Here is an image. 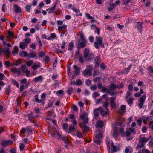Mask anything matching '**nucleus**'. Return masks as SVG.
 I'll return each instance as SVG.
<instances>
[{"label":"nucleus","mask_w":153,"mask_h":153,"mask_svg":"<svg viewBox=\"0 0 153 153\" xmlns=\"http://www.w3.org/2000/svg\"><path fill=\"white\" fill-rule=\"evenodd\" d=\"M67 26L65 25H63L62 26H59L58 27V30L60 31H62V29L66 28Z\"/></svg>","instance_id":"nucleus-36"},{"label":"nucleus","mask_w":153,"mask_h":153,"mask_svg":"<svg viewBox=\"0 0 153 153\" xmlns=\"http://www.w3.org/2000/svg\"><path fill=\"white\" fill-rule=\"evenodd\" d=\"M100 96V94L98 92H94L93 93V98H96L97 97H98Z\"/></svg>","instance_id":"nucleus-63"},{"label":"nucleus","mask_w":153,"mask_h":153,"mask_svg":"<svg viewBox=\"0 0 153 153\" xmlns=\"http://www.w3.org/2000/svg\"><path fill=\"white\" fill-rule=\"evenodd\" d=\"M109 105L108 103L106 101L105 102L103 103V107L105 108V109L107 111H108V107Z\"/></svg>","instance_id":"nucleus-33"},{"label":"nucleus","mask_w":153,"mask_h":153,"mask_svg":"<svg viewBox=\"0 0 153 153\" xmlns=\"http://www.w3.org/2000/svg\"><path fill=\"white\" fill-rule=\"evenodd\" d=\"M15 12L16 13H19L21 12V9L17 5L15 4L14 6Z\"/></svg>","instance_id":"nucleus-21"},{"label":"nucleus","mask_w":153,"mask_h":153,"mask_svg":"<svg viewBox=\"0 0 153 153\" xmlns=\"http://www.w3.org/2000/svg\"><path fill=\"white\" fill-rule=\"evenodd\" d=\"M82 73L85 76L91 75V71L90 70L85 69L83 71Z\"/></svg>","instance_id":"nucleus-13"},{"label":"nucleus","mask_w":153,"mask_h":153,"mask_svg":"<svg viewBox=\"0 0 153 153\" xmlns=\"http://www.w3.org/2000/svg\"><path fill=\"white\" fill-rule=\"evenodd\" d=\"M106 144L107 147V149L109 152H110V145L111 143L109 139L107 138L106 140Z\"/></svg>","instance_id":"nucleus-27"},{"label":"nucleus","mask_w":153,"mask_h":153,"mask_svg":"<svg viewBox=\"0 0 153 153\" xmlns=\"http://www.w3.org/2000/svg\"><path fill=\"white\" fill-rule=\"evenodd\" d=\"M122 120L121 119H119L116 122L117 125L119 126H122Z\"/></svg>","instance_id":"nucleus-45"},{"label":"nucleus","mask_w":153,"mask_h":153,"mask_svg":"<svg viewBox=\"0 0 153 153\" xmlns=\"http://www.w3.org/2000/svg\"><path fill=\"white\" fill-rule=\"evenodd\" d=\"M79 34L81 40H85L84 38V34L82 32H79Z\"/></svg>","instance_id":"nucleus-56"},{"label":"nucleus","mask_w":153,"mask_h":153,"mask_svg":"<svg viewBox=\"0 0 153 153\" xmlns=\"http://www.w3.org/2000/svg\"><path fill=\"white\" fill-rule=\"evenodd\" d=\"M53 132L52 133L51 135L53 137H56V135L58 136L57 133H59V132L57 131L56 128H53L52 129Z\"/></svg>","instance_id":"nucleus-24"},{"label":"nucleus","mask_w":153,"mask_h":153,"mask_svg":"<svg viewBox=\"0 0 153 153\" xmlns=\"http://www.w3.org/2000/svg\"><path fill=\"white\" fill-rule=\"evenodd\" d=\"M78 57L79 58V61L82 64H83L84 63V60L83 59L82 55H79V56H78Z\"/></svg>","instance_id":"nucleus-49"},{"label":"nucleus","mask_w":153,"mask_h":153,"mask_svg":"<svg viewBox=\"0 0 153 153\" xmlns=\"http://www.w3.org/2000/svg\"><path fill=\"white\" fill-rule=\"evenodd\" d=\"M11 71L12 72L15 73L17 74L20 75L21 74L20 69H17L16 67L12 68L11 69Z\"/></svg>","instance_id":"nucleus-16"},{"label":"nucleus","mask_w":153,"mask_h":153,"mask_svg":"<svg viewBox=\"0 0 153 153\" xmlns=\"http://www.w3.org/2000/svg\"><path fill=\"white\" fill-rule=\"evenodd\" d=\"M76 84L78 85H81L82 84V81L80 79H78L76 82Z\"/></svg>","instance_id":"nucleus-60"},{"label":"nucleus","mask_w":153,"mask_h":153,"mask_svg":"<svg viewBox=\"0 0 153 153\" xmlns=\"http://www.w3.org/2000/svg\"><path fill=\"white\" fill-rule=\"evenodd\" d=\"M27 46V45L24 42H21L19 44L20 48L22 49H24Z\"/></svg>","instance_id":"nucleus-26"},{"label":"nucleus","mask_w":153,"mask_h":153,"mask_svg":"<svg viewBox=\"0 0 153 153\" xmlns=\"http://www.w3.org/2000/svg\"><path fill=\"white\" fill-rule=\"evenodd\" d=\"M107 90V88L106 87V86L104 85L102 88L101 91L103 92L104 93L106 92Z\"/></svg>","instance_id":"nucleus-58"},{"label":"nucleus","mask_w":153,"mask_h":153,"mask_svg":"<svg viewBox=\"0 0 153 153\" xmlns=\"http://www.w3.org/2000/svg\"><path fill=\"white\" fill-rule=\"evenodd\" d=\"M44 61L46 62H49L50 61V58L48 56H46L44 58Z\"/></svg>","instance_id":"nucleus-59"},{"label":"nucleus","mask_w":153,"mask_h":153,"mask_svg":"<svg viewBox=\"0 0 153 153\" xmlns=\"http://www.w3.org/2000/svg\"><path fill=\"white\" fill-rule=\"evenodd\" d=\"M12 91L10 85H8L5 88V93L6 95H9Z\"/></svg>","instance_id":"nucleus-12"},{"label":"nucleus","mask_w":153,"mask_h":153,"mask_svg":"<svg viewBox=\"0 0 153 153\" xmlns=\"http://www.w3.org/2000/svg\"><path fill=\"white\" fill-rule=\"evenodd\" d=\"M14 33L13 32L9 31L8 33V35L10 37H13L14 36Z\"/></svg>","instance_id":"nucleus-57"},{"label":"nucleus","mask_w":153,"mask_h":153,"mask_svg":"<svg viewBox=\"0 0 153 153\" xmlns=\"http://www.w3.org/2000/svg\"><path fill=\"white\" fill-rule=\"evenodd\" d=\"M111 101L110 102V107L113 108H114L115 107L116 104L115 101L116 100V98L114 97H111L110 98Z\"/></svg>","instance_id":"nucleus-6"},{"label":"nucleus","mask_w":153,"mask_h":153,"mask_svg":"<svg viewBox=\"0 0 153 153\" xmlns=\"http://www.w3.org/2000/svg\"><path fill=\"white\" fill-rule=\"evenodd\" d=\"M19 55L21 57H25L27 56L28 54L26 51H23L19 52Z\"/></svg>","instance_id":"nucleus-20"},{"label":"nucleus","mask_w":153,"mask_h":153,"mask_svg":"<svg viewBox=\"0 0 153 153\" xmlns=\"http://www.w3.org/2000/svg\"><path fill=\"white\" fill-rule=\"evenodd\" d=\"M21 69L23 73H25L26 70V66L24 65H22L21 66Z\"/></svg>","instance_id":"nucleus-40"},{"label":"nucleus","mask_w":153,"mask_h":153,"mask_svg":"<svg viewBox=\"0 0 153 153\" xmlns=\"http://www.w3.org/2000/svg\"><path fill=\"white\" fill-rule=\"evenodd\" d=\"M27 56L30 58H33L36 57L37 58V57L36 54L33 52H31L30 53L28 54Z\"/></svg>","instance_id":"nucleus-28"},{"label":"nucleus","mask_w":153,"mask_h":153,"mask_svg":"<svg viewBox=\"0 0 153 153\" xmlns=\"http://www.w3.org/2000/svg\"><path fill=\"white\" fill-rule=\"evenodd\" d=\"M149 140V138H147L145 137H140L139 140V144H137L136 147V150L140 148L144 147L145 143Z\"/></svg>","instance_id":"nucleus-1"},{"label":"nucleus","mask_w":153,"mask_h":153,"mask_svg":"<svg viewBox=\"0 0 153 153\" xmlns=\"http://www.w3.org/2000/svg\"><path fill=\"white\" fill-rule=\"evenodd\" d=\"M12 82L13 84V85L16 86L17 88H18L19 87V85L18 84V82L16 81L15 79H13L12 80Z\"/></svg>","instance_id":"nucleus-41"},{"label":"nucleus","mask_w":153,"mask_h":153,"mask_svg":"<svg viewBox=\"0 0 153 153\" xmlns=\"http://www.w3.org/2000/svg\"><path fill=\"white\" fill-rule=\"evenodd\" d=\"M101 78L99 77H97L94 78L93 79V81L95 83H97V82H101Z\"/></svg>","instance_id":"nucleus-39"},{"label":"nucleus","mask_w":153,"mask_h":153,"mask_svg":"<svg viewBox=\"0 0 153 153\" xmlns=\"http://www.w3.org/2000/svg\"><path fill=\"white\" fill-rule=\"evenodd\" d=\"M143 24V22H139L137 23L136 26L138 30H139L140 31H141Z\"/></svg>","instance_id":"nucleus-19"},{"label":"nucleus","mask_w":153,"mask_h":153,"mask_svg":"<svg viewBox=\"0 0 153 153\" xmlns=\"http://www.w3.org/2000/svg\"><path fill=\"white\" fill-rule=\"evenodd\" d=\"M99 109V107L98 108L95 109L94 111V115L96 117H97L99 116V111H100V110Z\"/></svg>","instance_id":"nucleus-29"},{"label":"nucleus","mask_w":153,"mask_h":153,"mask_svg":"<svg viewBox=\"0 0 153 153\" xmlns=\"http://www.w3.org/2000/svg\"><path fill=\"white\" fill-rule=\"evenodd\" d=\"M59 139H61L65 143L68 145L70 143V141L69 140L68 138L64 136H62L61 134L59 133H57Z\"/></svg>","instance_id":"nucleus-4"},{"label":"nucleus","mask_w":153,"mask_h":153,"mask_svg":"<svg viewBox=\"0 0 153 153\" xmlns=\"http://www.w3.org/2000/svg\"><path fill=\"white\" fill-rule=\"evenodd\" d=\"M133 98H126V100L128 104H132L133 103Z\"/></svg>","instance_id":"nucleus-30"},{"label":"nucleus","mask_w":153,"mask_h":153,"mask_svg":"<svg viewBox=\"0 0 153 153\" xmlns=\"http://www.w3.org/2000/svg\"><path fill=\"white\" fill-rule=\"evenodd\" d=\"M119 133L120 134L121 136H123L125 135L124 128H121L119 130Z\"/></svg>","instance_id":"nucleus-35"},{"label":"nucleus","mask_w":153,"mask_h":153,"mask_svg":"<svg viewBox=\"0 0 153 153\" xmlns=\"http://www.w3.org/2000/svg\"><path fill=\"white\" fill-rule=\"evenodd\" d=\"M126 107L125 105H122L121 106V108L118 111V112L119 114H122L126 112Z\"/></svg>","instance_id":"nucleus-10"},{"label":"nucleus","mask_w":153,"mask_h":153,"mask_svg":"<svg viewBox=\"0 0 153 153\" xmlns=\"http://www.w3.org/2000/svg\"><path fill=\"white\" fill-rule=\"evenodd\" d=\"M97 86L94 84L90 87V89L91 90L93 91H95L97 89Z\"/></svg>","instance_id":"nucleus-50"},{"label":"nucleus","mask_w":153,"mask_h":153,"mask_svg":"<svg viewBox=\"0 0 153 153\" xmlns=\"http://www.w3.org/2000/svg\"><path fill=\"white\" fill-rule=\"evenodd\" d=\"M73 89L71 87L68 88L67 90V92L69 95H70L72 93L73 91Z\"/></svg>","instance_id":"nucleus-37"},{"label":"nucleus","mask_w":153,"mask_h":153,"mask_svg":"<svg viewBox=\"0 0 153 153\" xmlns=\"http://www.w3.org/2000/svg\"><path fill=\"white\" fill-rule=\"evenodd\" d=\"M146 97V94L143 95L139 100V102L141 103L144 104Z\"/></svg>","instance_id":"nucleus-23"},{"label":"nucleus","mask_w":153,"mask_h":153,"mask_svg":"<svg viewBox=\"0 0 153 153\" xmlns=\"http://www.w3.org/2000/svg\"><path fill=\"white\" fill-rule=\"evenodd\" d=\"M26 75L27 77H30L31 76L30 75V71L29 70H27L25 72Z\"/></svg>","instance_id":"nucleus-61"},{"label":"nucleus","mask_w":153,"mask_h":153,"mask_svg":"<svg viewBox=\"0 0 153 153\" xmlns=\"http://www.w3.org/2000/svg\"><path fill=\"white\" fill-rule=\"evenodd\" d=\"M45 55V53L44 52L42 51L39 52L38 54V56L39 58H42Z\"/></svg>","instance_id":"nucleus-43"},{"label":"nucleus","mask_w":153,"mask_h":153,"mask_svg":"<svg viewBox=\"0 0 153 153\" xmlns=\"http://www.w3.org/2000/svg\"><path fill=\"white\" fill-rule=\"evenodd\" d=\"M68 123H64L63 124L62 127L63 129L66 130L68 128Z\"/></svg>","instance_id":"nucleus-54"},{"label":"nucleus","mask_w":153,"mask_h":153,"mask_svg":"<svg viewBox=\"0 0 153 153\" xmlns=\"http://www.w3.org/2000/svg\"><path fill=\"white\" fill-rule=\"evenodd\" d=\"M99 110L101 115L102 116L104 117L108 115V113L107 111H104L103 108L101 107H99Z\"/></svg>","instance_id":"nucleus-11"},{"label":"nucleus","mask_w":153,"mask_h":153,"mask_svg":"<svg viewBox=\"0 0 153 153\" xmlns=\"http://www.w3.org/2000/svg\"><path fill=\"white\" fill-rule=\"evenodd\" d=\"M90 50L87 48L85 49L84 52V56L85 58H87L88 57V55H89L90 53Z\"/></svg>","instance_id":"nucleus-22"},{"label":"nucleus","mask_w":153,"mask_h":153,"mask_svg":"<svg viewBox=\"0 0 153 153\" xmlns=\"http://www.w3.org/2000/svg\"><path fill=\"white\" fill-rule=\"evenodd\" d=\"M35 97V100L38 103H41L43 105L44 104L45 101L43 100L39 99L38 98V95H35L34 96Z\"/></svg>","instance_id":"nucleus-17"},{"label":"nucleus","mask_w":153,"mask_h":153,"mask_svg":"<svg viewBox=\"0 0 153 153\" xmlns=\"http://www.w3.org/2000/svg\"><path fill=\"white\" fill-rule=\"evenodd\" d=\"M43 81V77L41 75L35 78L34 79V81L35 83L38 82H42Z\"/></svg>","instance_id":"nucleus-14"},{"label":"nucleus","mask_w":153,"mask_h":153,"mask_svg":"<svg viewBox=\"0 0 153 153\" xmlns=\"http://www.w3.org/2000/svg\"><path fill=\"white\" fill-rule=\"evenodd\" d=\"M54 113V110L52 109L49 111L48 112V114L49 116H51L52 115L53 113Z\"/></svg>","instance_id":"nucleus-48"},{"label":"nucleus","mask_w":153,"mask_h":153,"mask_svg":"<svg viewBox=\"0 0 153 153\" xmlns=\"http://www.w3.org/2000/svg\"><path fill=\"white\" fill-rule=\"evenodd\" d=\"M96 125L97 128H102L104 125V123L102 120H99L97 122Z\"/></svg>","instance_id":"nucleus-18"},{"label":"nucleus","mask_w":153,"mask_h":153,"mask_svg":"<svg viewBox=\"0 0 153 153\" xmlns=\"http://www.w3.org/2000/svg\"><path fill=\"white\" fill-rule=\"evenodd\" d=\"M96 41L94 43V45L97 49H99V46H101L102 47H104V44L103 43L102 38L100 36L96 37Z\"/></svg>","instance_id":"nucleus-2"},{"label":"nucleus","mask_w":153,"mask_h":153,"mask_svg":"<svg viewBox=\"0 0 153 153\" xmlns=\"http://www.w3.org/2000/svg\"><path fill=\"white\" fill-rule=\"evenodd\" d=\"M56 7V4H55L54 6L52 7L50 9H46V11H48L49 13H53L54 10H55Z\"/></svg>","instance_id":"nucleus-25"},{"label":"nucleus","mask_w":153,"mask_h":153,"mask_svg":"<svg viewBox=\"0 0 153 153\" xmlns=\"http://www.w3.org/2000/svg\"><path fill=\"white\" fill-rule=\"evenodd\" d=\"M33 62V60H30L27 62L26 63V64L28 66H30L31 65Z\"/></svg>","instance_id":"nucleus-53"},{"label":"nucleus","mask_w":153,"mask_h":153,"mask_svg":"<svg viewBox=\"0 0 153 153\" xmlns=\"http://www.w3.org/2000/svg\"><path fill=\"white\" fill-rule=\"evenodd\" d=\"M22 63V60L21 59H19L17 60L16 61L15 63L14 64L16 66H19L20 64Z\"/></svg>","instance_id":"nucleus-44"},{"label":"nucleus","mask_w":153,"mask_h":153,"mask_svg":"<svg viewBox=\"0 0 153 153\" xmlns=\"http://www.w3.org/2000/svg\"><path fill=\"white\" fill-rule=\"evenodd\" d=\"M74 43L72 42H70L68 45V50L71 51L74 48Z\"/></svg>","instance_id":"nucleus-15"},{"label":"nucleus","mask_w":153,"mask_h":153,"mask_svg":"<svg viewBox=\"0 0 153 153\" xmlns=\"http://www.w3.org/2000/svg\"><path fill=\"white\" fill-rule=\"evenodd\" d=\"M119 135V133L117 130H115L113 132V136L114 138H117Z\"/></svg>","instance_id":"nucleus-34"},{"label":"nucleus","mask_w":153,"mask_h":153,"mask_svg":"<svg viewBox=\"0 0 153 153\" xmlns=\"http://www.w3.org/2000/svg\"><path fill=\"white\" fill-rule=\"evenodd\" d=\"M86 45V41L85 40H81L79 45H78V49H79L85 47Z\"/></svg>","instance_id":"nucleus-8"},{"label":"nucleus","mask_w":153,"mask_h":153,"mask_svg":"<svg viewBox=\"0 0 153 153\" xmlns=\"http://www.w3.org/2000/svg\"><path fill=\"white\" fill-rule=\"evenodd\" d=\"M102 135L101 134H96L95 136V138L97 139H101L102 137Z\"/></svg>","instance_id":"nucleus-42"},{"label":"nucleus","mask_w":153,"mask_h":153,"mask_svg":"<svg viewBox=\"0 0 153 153\" xmlns=\"http://www.w3.org/2000/svg\"><path fill=\"white\" fill-rule=\"evenodd\" d=\"M40 67V65H36L34 63L33 66H32V68L33 70H36L37 69V68H39Z\"/></svg>","instance_id":"nucleus-47"},{"label":"nucleus","mask_w":153,"mask_h":153,"mask_svg":"<svg viewBox=\"0 0 153 153\" xmlns=\"http://www.w3.org/2000/svg\"><path fill=\"white\" fill-rule=\"evenodd\" d=\"M13 142L12 140H8L6 141H2L1 145L3 146H6L9 145H11L13 143Z\"/></svg>","instance_id":"nucleus-7"},{"label":"nucleus","mask_w":153,"mask_h":153,"mask_svg":"<svg viewBox=\"0 0 153 153\" xmlns=\"http://www.w3.org/2000/svg\"><path fill=\"white\" fill-rule=\"evenodd\" d=\"M73 67L74 69V74H75L76 75H77L79 74L80 73V68L76 65H74Z\"/></svg>","instance_id":"nucleus-9"},{"label":"nucleus","mask_w":153,"mask_h":153,"mask_svg":"<svg viewBox=\"0 0 153 153\" xmlns=\"http://www.w3.org/2000/svg\"><path fill=\"white\" fill-rule=\"evenodd\" d=\"M106 68V65L104 63L102 62L100 64V68L102 70H105Z\"/></svg>","instance_id":"nucleus-62"},{"label":"nucleus","mask_w":153,"mask_h":153,"mask_svg":"<svg viewBox=\"0 0 153 153\" xmlns=\"http://www.w3.org/2000/svg\"><path fill=\"white\" fill-rule=\"evenodd\" d=\"M18 48L17 46H15L14 47L13 51L12 52L13 53V54L16 53L18 54Z\"/></svg>","instance_id":"nucleus-46"},{"label":"nucleus","mask_w":153,"mask_h":153,"mask_svg":"<svg viewBox=\"0 0 153 153\" xmlns=\"http://www.w3.org/2000/svg\"><path fill=\"white\" fill-rule=\"evenodd\" d=\"M9 49L7 48L6 50H5L4 52L5 53V55L7 57H9L10 56V52L9 50Z\"/></svg>","instance_id":"nucleus-31"},{"label":"nucleus","mask_w":153,"mask_h":153,"mask_svg":"<svg viewBox=\"0 0 153 153\" xmlns=\"http://www.w3.org/2000/svg\"><path fill=\"white\" fill-rule=\"evenodd\" d=\"M75 129V127L72 125H70L69 127V132H71Z\"/></svg>","instance_id":"nucleus-55"},{"label":"nucleus","mask_w":153,"mask_h":153,"mask_svg":"<svg viewBox=\"0 0 153 153\" xmlns=\"http://www.w3.org/2000/svg\"><path fill=\"white\" fill-rule=\"evenodd\" d=\"M94 57V55L93 53H90L87 58L88 60H91L93 59Z\"/></svg>","instance_id":"nucleus-32"},{"label":"nucleus","mask_w":153,"mask_h":153,"mask_svg":"<svg viewBox=\"0 0 153 153\" xmlns=\"http://www.w3.org/2000/svg\"><path fill=\"white\" fill-rule=\"evenodd\" d=\"M101 62V59L100 56H97L94 58V62L95 63V66L98 67Z\"/></svg>","instance_id":"nucleus-5"},{"label":"nucleus","mask_w":153,"mask_h":153,"mask_svg":"<svg viewBox=\"0 0 153 153\" xmlns=\"http://www.w3.org/2000/svg\"><path fill=\"white\" fill-rule=\"evenodd\" d=\"M111 149L113 150V151L114 152H116L117 151L116 147L114 145V144L113 142L111 143Z\"/></svg>","instance_id":"nucleus-38"},{"label":"nucleus","mask_w":153,"mask_h":153,"mask_svg":"<svg viewBox=\"0 0 153 153\" xmlns=\"http://www.w3.org/2000/svg\"><path fill=\"white\" fill-rule=\"evenodd\" d=\"M94 143L97 144H98V145L100 144V143H101V141L99 139L95 138L94 140Z\"/></svg>","instance_id":"nucleus-51"},{"label":"nucleus","mask_w":153,"mask_h":153,"mask_svg":"<svg viewBox=\"0 0 153 153\" xmlns=\"http://www.w3.org/2000/svg\"><path fill=\"white\" fill-rule=\"evenodd\" d=\"M26 117H28V120L30 122L33 123H34L36 122V120L35 119L39 117L37 115H34L33 112H31L30 113L26 115Z\"/></svg>","instance_id":"nucleus-3"},{"label":"nucleus","mask_w":153,"mask_h":153,"mask_svg":"<svg viewBox=\"0 0 153 153\" xmlns=\"http://www.w3.org/2000/svg\"><path fill=\"white\" fill-rule=\"evenodd\" d=\"M16 151V150L14 148H13L10 150V153H17Z\"/></svg>","instance_id":"nucleus-64"},{"label":"nucleus","mask_w":153,"mask_h":153,"mask_svg":"<svg viewBox=\"0 0 153 153\" xmlns=\"http://www.w3.org/2000/svg\"><path fill=\"white\" fill-rule=\"evenodd\" d=\"M27 82V80L26 78H24L22 80H21L20 81V82L21 84L22 85L25 84Z\"/></svg>","instance_id":"nucleus-52"}]
</instances>
